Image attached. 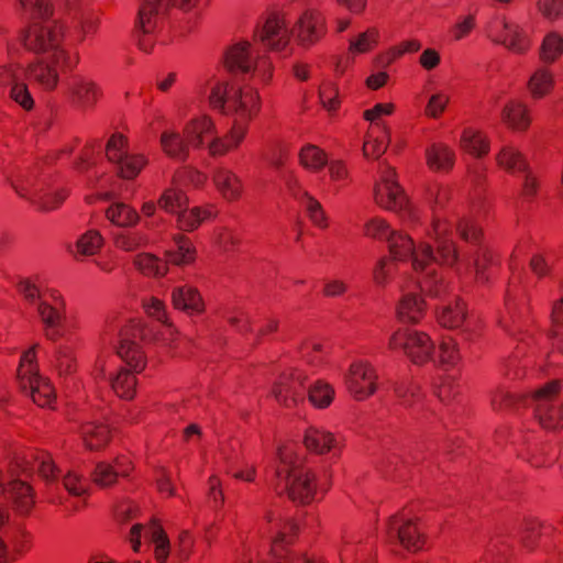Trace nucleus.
<instances>
[{
  "label": "nucleus",
  "instance_id": "48",
  "mask_svg": "<svg viewBox=\"0 0 563 563\" xmlns=\"http://www.w3.org/2000/svg\"><path fill=\"white\" fill-rule=\"evenodd\" d=\"M104 214L107 220L120 228L133 227L140 220L137 211L124 202L112 203L106 209Z\"/></svg>",
  "mask_w": 563,
  "mask_h": 563
},
{
  "label": "nucleus",
  "instance_id": "11",
  "mask_svg": "<svg viewBox=\"0 0 563 563\" xmlns=\"http://www.w3.org/2000/svg\"><path fill=\"white\" fill-rule=\"evenodd\" d=\"M24 470L20 463H9L0 467V496L10 500L19 516H29L35 505V495L32 487L23 478Z\"/></svg>",
  "mask_w": 563,
  "mask_h": 563
},
{
  "label": "nucleus",
  "instance_id": "62",
  "mask_svg": "<svg viewBox=\"0 0 563 563\" xmlns=\"http://www.w3.org/2000/svg\"><path fill=\"white\" fill-rule=\"evenodd\" d=\"M55 369L60 376H67L76 369V358L73 350L68 346H59L55 356Z\"/></svg>",
  "mask_w": 563,
  "mask_h": 563
},
{
  "label": "nucleus",
  "instance_id": "9",
  "mask_svg": "<svg viewBox=\"0 0 563 563\" xmlns=\"http://www.w3.org/2000/svg\"><path fill=\"white\" fill-rule=\"evenodd\" d=\"M485 35L516 55H526L532 46V35L523 22L506 14L494 15L485 25Z\"/></svg>",
  "mask_w": 563,
  "mask_h": 563
},
{
  "label": "nucleus",
  "instance_id": "14",
  "mask_svg": "<svg viewBox=\"0 0 563 563\" xmlns=\"http://www.w3.org/2000/svg\"><path fill=\"white\" fill-rule=\"evenodd\" d=\"M36 347L25 351L20 360L18 380L23 390H27L40 407H51L55 400V391L51 383L37 372Z\"/></svg>",
  "mask_w": 563,
  "mask_h": 563
},
{
  "label": "nucleus",
  "instance_id": "10",
  "mask_svg": "<svg viewBox=\"0 0 563 563\" xmlns=\"http://www.w3.org/2000/svg\"><path fill=\"white\" fill-rule=\"evenodd\" d=\"M104 153L119 176L126 180L136 178L148 164L147 156L132 148L128 136L121 132H114L109 136Z\"/></svg>",
  "mask_w": 563,
  "mask_h": 563
},
{
  "label": "nucleus",
  "instance_id": "30",
  "mask_svg": "<svg viewBox=\"0 0 563 563\" xmlns=\"http://www.w3.org/2000/svg\"><path fill=\"white\" fill-rule=\"evenodd\" d=\"M302 442L307 450L319 455L336 451L340 446L335 434L319 424H311L306 428Z\"/></svg>",
  "mask_w": 563,
  "mask_h": 563
},
{
  "label": "nucleus",
  "instance_id": "64",
  "mask_svg": "<svg viewBox=\"0 0 563 563\" xmlns=\"http://www.w3.org/2000/svg\"><path fill=\"white\" fill-rule=\"evenodd\" d=\"M537 9L550 22L563 19V0H538Z\"/></svg>",
  "mask_w": 563,
  "mask_h": 563
},
{
  "label": "nucleus",
  "instance_id": "25",
  "mask_svg": "<svg viewBox=\"0 0 563 563\" xmlns=\"http://www.w3.org/2000/svg\"><path fill=\"white\" fill-rule=\"evenodd\" d=\"M287 187L291 196L305 208L310 221L319 229L328 228V216L321 203L294 177L287 181Z\"/></svg>",
  "mask_w": 563,
  "mask_h": 563
},
{
  "label": "nucleus",
  "instance_id": "53",
  "mask_svg": "<svg viewBox=\"0 0 563 563\" xmlns=\"http://www.w3.org/2000/svg\"><path fill=\"white\" fill-rule=\"evenodd\" d=\"M148 242L146 233L142 231H121L113 235V244L124 252H134Z\"/></svg>",
  "mask_w": 563,
  "mask_h": 563
},
{
  "label": "nucleus",
  "instance_id": "35",
  "mask_svg": "<svg viewBox=\"0 0 563 563\" xmlns=\"http://www.w3.org/2000/svg\"><path fill=\"white\" fill-rule=\"evenodd\" d=\"M130 461L118 457L114 464L99 462L91 473L92 481L100 487H109L115 483L118 476H126L131 470Z\"/></svg>",
  "mask_w": 563,
  "mask_h": 563
},
{
  "label": "nucleus",
  "instance_id": "56",
  "mask_svg": "<svg viewBox=\"0 0 563 563\" xmlns=\"http://www.w3.org/2000/svg\"><path fill=\"white\" fill-rule=\"evenodd\" d=\"M459 361L460 353L455 341L451 338H443L439 344L435 361L432 362L442 368L449 369L454 367Z\"/></svg>",
  "mask_w": 563,
  "mask_h": 563
},
{
  "label": "nucleus",
  "instance_id": "38",
  "mask_svg": "<svg viewBox=\"0 0 563 563\" xmlns=\"http://www.w3.org/2000/svg\"><path fill=\"white\" fill-rule=\"evenodd\" d=\"M459 146L463 152L472 155L473 157L482 158L486 156L490 150V140L481 130L465 128L462 131Z\"/></svg>",
  "mask_w": 563,
  "mask_h": 563
},
{
  "label": "nucleus",
  "instance_id": "22",
  "mask_svg": "<svg viewBox=\"0 0 563 563\" xmlns=\"http://www.w3.org/2000/svg\"><path fill=\"white\" fill-rule=\"evenodd\" d=\"M142 537L154 547V554L157 562L165 563L170 551V543L161 525L156 521H152L146 527L136 523L131 528L129 541L134 552L141 551Z\"/></svg>",
  "mask_w": 563,
  "mask_h": 563
},
{
  "label": "nucleus",
  "instance_id": "42",
  "mask_svg": "<svg viewBox=\"0 0 563 563\" xmlns=\"http://www.w3.org/2000/svg\"><path fill=\"white\" fill-rule=\"evenodd\" d=\"M497 165L510 174L525 173L529 167L525 154L512 144L504 145L496 154Z\"/></svg>",
  "mask_w": 563,
  "mask_h": 563
},
{
  "label": "nucleus",
  "instance_id": "19",
  "mask_svg": "<svg viewBox=\"0 0 563 563\" xmlns=\"http://www.w3.org/2000/svg\"><path fill=\"white\" fill-rule=\"evenodd\" d=\"M558 393L559 383L554 380L537 390L530 399L536 418L544 429L555 430L563 427V405L558 407L553 404Z\"/></svg>",
  "mask_w": 563,
  "mask_h": 563
},
{
  "label": "nucleus",
  "instance_id": "59",
  "mask_svg": "<svg viewBox=\"0 0 563 563\" xmlns=\"http://www.w3.org/2000/svg\"><path fill=\"white\" fill-rule=\"evenodd\" d=\"M33 467L37 470L40 476L48 484L55 483L60 473V470L55 465L51 454L45 452L40 453L35 457Z\"/></svg>",
  "mask_w": 563,
  "mask_h": 563
},
{
  "label": "nucleus",
  "instance_id": "27",
  "mask_svg": "<svg viewBox=\"0 0 563 563\" xmlns=\"http://www.w3.org/2000/svg\"><path fill=\"white\" fill-rule=\"evenodd\" d=\"M501 122L514 132H525L532 122L531 110L526 101L521 99H509L500 111Z\"/></svg>",
  "mask_w": 563,
  "mask_h": 563
},
{
  "label": "nucleus",
  "instance_id": "39",
  "mask_svg": "<svg viewBox=\"0 0 563 563\" xmlns=\"http://www.w3.org/2000/svg\"><path fill=\"white\" fill-rule=\"evenodd\" d=\"M172 301L176 309L189 314H199L203 311V300L198 290L191 286H179L173 289Z\"/></svg>",
  "mask_w": 563,
  "mask_h": 563
},
{
  "label": "nucleus",
  "instance_id": "52",
  "mask_svg": "<svg viewBox=\"0 0 563 563\" xmlns=\"http://www.w3.org/2000/svg\"><path fill=\"white\" fill-rule=\"evenodd\" d=\"M318 93L323 109L330 117H334L341 104L338 85L333 80L324 79L319 86Z\"/></svg>",
  "mask_w": 563,
  "mask_h": 563
},
{
  "label": "nucleus",
  "instance_id": "28",
  "mask_svg": "<svg viewBox=\"0 0 563 563\" xmlns=\"http://www.w3.org/2000/svg\"><path fill=\"white\" fill-rule=\"evenodd\" d=\"M9 181L15 194L31 202L34 207L47 185V181L38 179L33 170H22L10 178Z\"/></svg>",
  "mask_w": 563,
  "mask_h": 563
},
{
  "label": "nucleus",
  "instance_id": "5",
  "mask_svg": "<svg viewBox=\"0 0 563 563\" xmlns=\"http://www.w3.org/2000/svg\"><path fill=\"white\" fill-rule=\"evenodd\" d=\"M22 13L33 20L24 45L32 52L52 56V60L59 65L77 66L79 53L63 43L64 31L62 24L51 20L53 12L48 0H16Z\"/></svg>",
  "mask_w": 563,
  "mask_h": 563
},
{
  "label": "nucleus",
  "instance_id": "23",
  "mask_svg": "<svg viewBox=\"0 0 563 563\" xmlns=\"http://www.w3.org/2000/svg\"><path fill=\"white\" fill-rule=\"evenodd\" d=\"M308 374L297 367H288L284 369L275 386L273 394L279 404L291 407L302 399V388L307 380Z\"/></svg>",
  "mask_w": 563,
  "mask_h": 563
},
{
  "label": "nucleus",
  "instance_id": "24",
  "mask_svg": "<svg viewBox=\"0 0 563 563\" xmlns=\"http://www.w3.org/2000/svg\"><path fill=\"white\" fill-rule=\"evenodd\" d=\"M216 132L217 128L213 119L206 113L194 115L183 128L186 140L195 150L207 148Z\"/></svg>",
  "mask_w": 563,
  "mask_h": 563
},
{
  "label": "nucleus",
  "instance_id": "63",
  "mask_svg": "<svg viewBox=\"0 0 563 563\" xmlns=\"http://www.w3.org/2000/svg\"><path fill=\"white\" fill-rule=\"evenodd\" d=\"M395 272V266L391 260L387 257H380L373 268V280L376 286L384 287L390 280Z\"/></svg>",
  "mask_w": 563,
  "mask_h": 563
},
{
  "label": "nucleus",
  "instance_id": "37",
  "mask_svg": "<svg viewBox=\"0 0 563 563\" xmlns=\"http://www.w3.org/2000/svg\"><path fill=\"white\" fill-rule=\"evenodd\" d=\"M159 145L166 156L177 162L187 159L191 146L184 134L181 135L173 129H166L162 132Z\"/></svg>",
  "mask_w": 563,
  "mask_h": 563
},
{
  "label": "nucleus",
  "instance_id": "44",
  "mask_svg": "<svg viewBox=\"0 0 563 563\" xmlns=\"http://www.w3.org/2000/svg\"><path fill=\"white\" fill-rule=\"evenodd\" d=\"M217 209L213 205L206 207H185L176 217L177 225L181 230L191 231L197 229L202 221L216 216Z\"/></svg>",
  "mask_w": 563,
  "mask_h": 563
},
{
  "label": "nucleus",
  "instance_id": "20",
  "mask_svg": "<svg viewBox=\"0 0 563 563\" xmlns=\"http://www.w3.org/2000/svg\"><path fill=\"white\" fill-rule=\"evenodd\" d=\"M325 20L314 8L305 9L292 24V37L302 48L316 45L325 34Z\"/></svg>",
  "mask_w": 563,
  "mask_h": 563
},
{
  "label": "nucleus",
  "instance_id": "1",
  "mask_svg": "<svg viewBox=\"0 0 563 563\" xmlns=\"http://www.w3.org/2000/svg\"><path fill=\"white\" fill-rule=\"evenodd\" d=\"M445 230V223L438 221L433 225V233L439 244L438 255L428 263V266L432 267L431 274L417 272L411 276V279L421 291L440 300L437 307L438 322L444 328L457 329L462 327L466 319V308L463 301L451 292L449 284L438 272V265L451 267L459 275L474 271L477 279L484 280V269L490 261V254L482 247L472 252V254L460 251L453 241L441 240V234Z\"/></svg>",
  "mask_w": 563,
  "mask_h": 563
},
{
  "label": "nucleus",
  "instance_id": "26",
  "mask_svg": "<svg viewBox=\"0 0 563 563\" xmlns=\"http://www.w3.org/2000/svg\"><path fill=\"white\" fill-rule=\"evenodd\" d=\"M211 180L219 195L225 201H236L243 195L244 186L242 178L229 167H216L211 174Z\"/></svg>",
  "mask_w": 563,
  "mask_h": 563
},
{
  "label": "nucleus",
  "instance_id": "21",
  "mask_svg": "<svg viewBox=\"0 0 563 563\" xmlns=\"http://www.w3.org/2000/svg\"><path fill=\"white\" fill-rule=\"evenodd\" d=\"M143 330L139 322L132 321L120 330L117 354L135 372H141L145 366V356L140 345Z\"/></svg>",
  "mask_w": 563,
  "mask_h": 563
},
{
  "label": "nucleus",
  "instance_id": "32",
  "mask_svg": "<svg viewBox=\"0 0 563 563\" xmlns=\"http://www.w3.org/2000/svg\"><path fill=\"white\" fill-rule=\"evenodd\" d=\"M100 96L97 84L88 78L75 77L68 84L70 102L79 109L91 108Z\"/></svg>",
  "mask_w": 563,
  "mask_h": 563
},
{
  "label": "nucleus",
  "instance_id": "61",
  "mask_svg": "<svg viewBox=\"0 0 563 563\" xmlns=\"http://www.w3.org/2000/svg\"><path fill=\"white\" fill-rule=\"evenodd\" d=\"M450 102V93L445 90L439 89L430 95L424 114L431 119H438L445 111Z\"/></svg>",
  "mask_w": 563,
  "mask_h": 563
},
{
  "label": "nucleus",
  "instance_id": "31",
  "mask_svg": "<svg viewBox=\"0 0 563 563\" xmlns=\"http://www.w3.org/2000/svg\"><path fill=\"white\" fill-rule=\"evenodd\" d=\"M427 312V305L424 299L412 291L410 287H404V294L399 299L396 308V314L399 321L404 323L417 324L419 323Z\"/></svg>",
  "mask_w": 563,
  "mask_h": 563
},
{
  "label": "nucleus",
  "instance_id": "34",
  "mask_svg": "<svg viewBox=\"0 0 563 563\" xmlns=\"http://www.w3.org/2000/svg\"><path fill=\"white\" fill-rule=\"evenodd\" d=\"M188 197L180 185V177L174 175L170 184L166 186L157 199V206L163 211L177 216L188 206Z\"/></svg>",
  "mask_w": 563,
  "mask_h": 563
},
{
  "label": "nucleus",
  "instance_id": "4",
  "mask_svg": "<svg viewBox=\"0 0 563 563\" xmlns=\"http://www.w3.org/2000/svg\"><path fill=\"white\" fill-rule=\"evenodd\" d=\"M290 530L291 523L285 522L276 511L267 510L247 540L241 563H325L289 549Z\"/></svg>",
  "mask_w": 563,
  "mask_h": 563
},
{
  "label": "nucleus",
  "instance_id": "54",
  "mask_svg": "<svg viewBox=\"0 0 563 563\" xmlns=\"http://www.w3.org/2000/svg\"><path fill=\"white\" fill-rule=\"evenodd\" d=\"M299 161L305 168L319 172L328 164V156L319 146L307 144L300 150Z\"/></svg>",
  "mask_w": 563,
  "mask_h": 563
},
{
  "label": "nucleus",
  "instance_id": "57",
  "mask_svg": "<svg viewBox=\"0 0 563 563\" xmlns=\"http://www.w3.org/2000/svg\"><path fill=\"white\" fill-rule=\"evenodd\" d=\"M114 393L124 399H132L136 391V378L129 371L122 369L111 380Z\"/></svg>",
  "mask_w": 563,
  "mask_h": 563
},
{
  "label": "nucleus",
  "instance_id": "47",
  "mask_svg": "<svg viewBox=\"0 0 563 563\" xmlns=\"http://www.w3.org/2000/svg\"><path fill=\"white\" fill-rule=\"evenodd\" d=\"M103 236L96 229H90L80 234L75 243V251L70 250L75 258L81 256H93L103 246Z\"/></svg>",
  "mask_w": 563,
  "mask_h": 563
},
{
  "label": "nucleus",
  "instance_id": "2",
  "mask_svg": "<svg viewBox=\"0 0 563 563\" xmlns=\"http://www.w3.org/2000/svg\"><path fill=\"white\" fill-rule=\"evenodd\" d=\"M438 221L446 224V230L441 234L442 241H452L450 236L453 227L456 228L461 238L468 243H476L481 238L482 231L473 221L468 219L453 221L441 214H435L431 224L424 228L423 233L419 234L420 241L418 245L409 234L394 230L380 217L368 219L364 223L363 233L366 238L387 242L393 260L400 262L410 261L412 275L417 272L431 274L432 267L428 266V263L434 260L435 255L430 241H434L437 245L439 244L433 233V225Z\"/></svg>",
  "mask_w": 563,
  "mask_h": 563
},
{
  "label": "nucleus",
  "instance_id": "58",
  "mask_svg": "<svg viewBox=\"0 0 563 563\" xmlns=\"http://www.w3.org/2000/svg\"><path fill=\"white\" fill-rule=\"evenodd\" d=\"M143 308L148 317L156 319L166 327V332L168 333V335L174 334L175 329L173 324L168 321L166 306L164 301L155 297H150L143 300Z\"/></svg>",
  "mask_w": 563,
  "mask_h": 563
},
{
  "label": "nucleus",
  "instance_id": "13",
  "mask_svg": "<svg viewBox=\"0 0 563 563\" xmlns=\"http://www.w3.org/2000/svg\"><path fill=\"white\" fill-rule=\"evenodd\" d=\"M224 60L230 70L251 74L262 82H267L273 74L272 62L266 56H260L249 41H239L230 46Z\"/></svg>",
  "mask_w": 563,
  "mask_h": 563
},
{
  "label": "nucleus",
  "instance_id": "29",
  "mask_svg": "<svg viewBox=\"0 0 563 563\" xmlns=\"http://www.w3.org/2000/svg\"><path fill=\"white\" fill-rule=\"evenodd\" d=\"M75 67L56 64L52 60V56H46L29 67V75L44 89L53 90L58 85L59 74Z\"/></svg>",
  "mask_w": 563,
  "mask_h": 563
},
{
  "label": "nucleus",
  "instance_id": "55",
  "mask_svg": "<svg viewBox=\"0 0 563 563\" xmlns=\"http://www.w3.org/2000/svg\"><path fill=\"white\" fill-rule=\"evenodd\" d=\"M135 267L146 276H164L167 273V264L151 253H141L134 258Z\"/></svg>",
  "mask_w": 563,
  "mask_h": 563
},
{
  "label": "nucleus",
  "instance_id": "15",
  "mask_svg": "<svg viewBox=\"0 0 563 563\" xmlns=\"http://www.w3.org/2000/svg\"><path fill=\"white\" fill-rule=\"evenodd\" d=\"M198 0H143L136 21L137 30L142 33L139 38V47L145 53L153 48L151 35L158 26L161 15L169 8L176 7L187 12L192 10Z\"/></svg>",
  "mask_w": 563,
  "mask_h": 563
},
{
  "label": "nucleus",
  "instance_id": "6",
  "mask_svg": "<svg viewBox=\"0 0 563 563\" xmlns=\"http://www.w3.org/2000/svg\"><path fill=\"white\" fill-rule=\"evenodd\" d=\"M278 465L269 486L277 493H286L289 498L301 504L312 501L318 492L324 493L328 484L319 482L306 464L295 442H286L277 450Z\"/></svg>",
  "mask_w": 563,
  "mask_h": 563
},
{
  "label": "nucleus",
  "instance_id": "3",
  "mask_svg": "<svg viewBox=\"0 0 563 563\" xmlns=\"http://www.w3.org/2000/svg\"><path fill=\"white\" fill-rule=\"evenodd\" d=\"M208 101L213 110L234 115L230 131L214 135L207 145L212 157H220L239 147L247 133V121L260 111V96L253 87H235L227 80L216 79L210 85Z\"/></svg>",
  "mask_w": 563,
  "mask_h": 563
},
{
  "label": "nucleus",
  "instance_id": "8",
  "mask_svg": "<svg viewBox=\"0 0 563 563\" xmlns=\"http://www.w3.org/2000/svg\"><path fill=\"white\" fill-rule=\"evenodd\" d=\"M373 197L376 205L398 213L404 221L413 222L418 219L417 210L398 181L396 169L385 162L378 165Z\"/></svg>",
  "mask_w": 563,
  "mask_h": 563
},
{
  "label": "nucleus",
  "instance_id": "45",
  "mask_svg": "<svg viewBox=\"0 0 563 563\" xmlns=\"http://www.w3.org/2000/svg\"><path fill=\"white\" fill-rule=\"evenodd\" d=\"M563 56V34L556 30L543 36L539 47V58L545 65L556 63Z\"/></svg>",
  "mask_w": 563,
  "mask_h": 563
},
{
  "label": "nucleus",
  "instance_id": "51",
  "mask_svg": "<svg viewBox=\"0 0 563 563\" xmlns=\"http://www.w3.org/2000/svg\"><path fill=\"white\" fill-rule=\"evenodd\" d=\"M68 196V190L58 185L47 183L43 194H41L35 207L41 211H53L58 209Z\"/></svg>",
  "mask_w": 563,
  "mask_h": 563
},
{
  "label": "nucleus",
  "instance_id": "17",
  "mask_svg": "<svg viewBox=\"0 0 563 563\" xmlns=\"http://www.w3.org/2000/svg\"><path fill=\"white\" fill-rule=\"evenodd\" d=\"M378 375L375 366L366 360H355L344 375V384L356 401H364L378 388Z\"/></svg>",
  "mask_w": 563,
  "mask_h": 563
},
{
  "label": "nucleus",
  "instance_id": "36",
  "mask_svg": "<svg viewBox=\"0 0 563 563\" xmlns=\"http://www.w3.org/2000/svg\"><path fill=\"white\" fill-rule=\"evenodd\" d=\"M554 87V74L545 64L536 67L527 81V89L533 99L545 98L552 92Z\"/></svg>",
  "mask_w": 563,
  "mask_h": 563
},
{
  "label": "nucleus",
  "instance_id": "46",
  "mask_svg": "<svg viewBox=\"0 0 563 563\" xmlns=\"http://www.w3.org/2000/svg\"><path fill=\"white\" fill-rule=\"evenodd\" d=\"M393 390L399 404L406 408H415L423 399L420 385L411 379H400L393 385Z\"/></svg>",
  "mask_w": 563,
  "mask_h": 563
},
{
  "label": "nucleus",
  "instance_id": "50",
  "mask_svg": "<svg viewBox=\"0 0 563 563\" xmlns=\"http://www.w3.org/2000/svg\"><path fill=\"white\" fill-rule=\"evenodd\" d=\"M379 36V31L376 27H368L356 34L349 41V55L353 57L355 55L369 53L378 45Z\"/></svg>",
  "mask_w": 563,
  "mask_h": 563
},
{
  "label": "nucleus",
  "instance_id": "7",
  "mask_svg": "<svg viewBox=\"0 0 563 563\" xmlns=\"http://www.w3.org/2000/svg\"><path fill=\"white\" fill-rule=\"evenodd\" d=\"M16 290L29 305L35 307L47 340L57 342L70 333L71 325L66 300L59 290L43 287L37 277L20 279Z\"/></svg>",
  "mask_w": 563,
  "mask_h": 563
},
{
  "label": "nucleus",
  "instance_id": "16",
  "mask_svg": "<svg viewBox=\"0 0 563 563\" xmlns=\"http://www.w3.org/2000/svg\"><path fill=\"white\" fill-rule=\"evenodd\" d=\"M383 538L389 544H399L410 552L423 549L424 533L415 518L405 514L390 516L384 523Z\"/></svg>",
  "mask_w": 563,
  "mask_h": 563
},
{
  "label": "nucleus",
  "instance_id": "33",
  "mask_svg": "<svg viewBox=\"0 0 563 563\" xmlns=\"http://www.w3.org/2000/svg\"><path fill=\"white\" fill-rule=\"evenodd\" d=\"M84 446L90 451L103 449L110 440V429L103 422L87 418L76 429Z\"/></svg>",
  "mask_w": 563,
  "mask_h": 563
},
{
  "label": "nucleus",
  "instance_id": "18",
  "mask_svg": "<svg viewBox=\"0 0 563 563\" xmlns=\"http://www.w3.org/2000/svg\"><path fill=\"white\" fill-rule=\"evenodd\" d=\"M256 40L274 52H285L290 47L292 26L282 12L269 13L255 31Z\"/></svg>",
  "mask_w": 563,
  "mask_h": 563
},
{
  "label": "nucleus",
  "instance_id": "40",
  "mask_svg": "<svg viewBox=\"0 0 563 563\" xmlns=\"http://www.w3.org/2000/svg\"><path fill=\"white\" fill-rule=\"evenodd\" d=\"M426 161L434 172H449L455 163V152L444 143H433L426 150Z\"/></svg>",
  "mask_w": 563,
  "mask_h": 563
},
{
  "label": "nucleus",
  "instance_id": "41",
  "mask_svg": "<svg viewBox=\"0 0 563 563\" xmlns=\"http://www.w3.org/2000/svg\"><path fill=\"white\" fill-rule=\"evenodd\" d=\"M390 142V129L387 125L371 128L365 135L363 143V155L366 158L377 159L386 151L388 143Z\"/></svg>",
  "mask_w": 563,
  "mask_h": 563
},
{
  "label": "nucleus",
  "instance_id": "49",
  "mask_svg": "<svg viewBox=\"0 0 563 563\" xmlns=\"http://www.w3.org/2000/svg\"><path fill=\"white\" fill-rule=\"evenodd\" d=\"M335 398V388L323 379H317L308 388L309 402L317 409H327Z\"/></svg>",
  "mask_w": 563,
  "mask_h": 563
},
{
  "label": "nucleus",
  "instance_id": "60",
  "mask_svg": "<svg viewBox=\"0 0 563 563\" xmlns=\"http://www.w3.org/2000/svg\"><path fill=\"white\" fill-rule=\"evenodd\" d=\"M563 298L554 302L551 311V339L553 344L563 352Z\"/></svg>",
  "mask_w": 563,
  "mask_h": 563
},
{
  "label": "nucleus",
  "instance_id": "12",
  "mask_svg": "<svg viewBox=\"0 0 563 563\" xmlns=\"http://www.w3.org/2000/svg\"><path fill=\"white\" fill-rule=\"evenodd\" d=\"M390 351L401 352L416 365L435 361V344L430 335L412 328H399L388 339Z\"/></svg>",
  "mask_w": 563,
  "mask_h": 563
},
{
  "label": "nucleus",
  "instance_id": "43",
  "mask_svg": "<svg viewBox=\"0 0 563 563\" xmlns=\"http://www.w3.org/2000/svg\"><path fill=\"white\" fill-rule=\"evenodd\" d=\"M165 255L172 264L188 265L195 261L196 250L188 238L176 234L173 245L166 249Z\"/></svg>",
  "mask_w": 563,
  "mask_h": 563
}]
</instances>
